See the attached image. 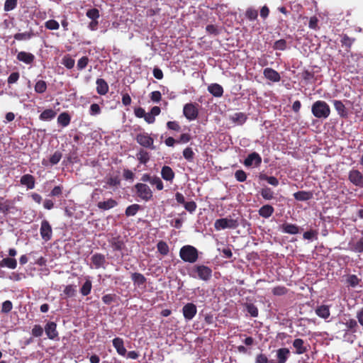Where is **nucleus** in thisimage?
I'll return each mask as SVG.
<instances>
[{
	"label": "nucleus",
	"mask_w": 363,
	"mask_h": 363,
	"mask_svg": "<svg viewBox=\"0 0 363 363\" xmlns=\"http://www.w3.org/2000/svg\"><path fill=\"white\" fill-rule=\"evenodd\" d=\"M311 112L318 118H327L330 114V108L325 101L318 100L313 104Z\"/></svg>",
	"instance_id": "f257e3e1"
},
{
	"label": "nucleus",
	"mask_w": 363,
	"mask_h": 363,
	"mask_svg": "<svg viewBox=\"0 0 363 363\" xmlns=\"http://www.w3.org/2000/svg\"><path fill=\"white\" fill-rule=\"evenodd\" d=\"M240 225L238 218H233L231 216L226 218L217 219L214 223V228L216 230L224 229H236Z\"/></svg>",
	"instance_id": "f03ea898"
},
{
	"label": "nucleus",
	"mask_w": 363,
	"mask_h": 363,
	"mask_svg": "<svg viewBox=\"0 0 363 363\" xmlns=\"http://www.w3.org/2000/svg\"><path fill=\"white\" fill-rule=\"evenodd\" d=\"M136 195L143 201H149L152 199L153 193L148 185L145 183H137L135 186Z\"/></svg>",
	"instance_id": "7ed1b4c3"
},
{
	"label": "nucleus",
	"mask_w": 363,
	"mask_h": 363,
	"mask_svg": "<svg viewBox=\"0 0 363 363\" xmlns=\"http://www.w3.org/2000/svg\"><path fill=\"white\" fill-rule=\"evenodd\" d=\"M136 142L143 147L154 150L156 147L154 145V138L151 135L146 133L142 132L138 133L135 138Z\"/></svg>",
	"instance_id": "20e7f679"
},
{
	"label": "nucleus",
	"mask_w": 363,
	"mask_h": 363,
	"mask_svg": "<svg viewBox=\"0 0 363 363\" xmlns=\"http://www.w3.org/2000/svg\"><path fill=\"white\" fill-rule=\"evenodd\" d=\"M199 105L196 103H188L184 106L183 114L189 121L196 120L199 116Z\"/></svg>",
	"instance_id": "39448f33"
},
{
	"label": "nucleus",
	"mask_w": 363,
	"mask_h": 363,
	"mask_svg": "<svg viewBox=\"0 0 363 363\" xmlns=\"http://www.w3.org/2000/svg\"><path fill=\"white\" fill-rule=\"evenodd\" d=\"M197 273L198 277L205 281H208L212 277V269L205 265H196L194 269Z\"/></svg>",
	"instance_id": "423d86ee"
},
{
	"label": "nucleus",
	"mask_w": 363,
	"mask_h": 363,
	"mask_svg": "<svg viewBox=\"0 0 363 363\" xmlns=\"http://www.w3.org/2000/svg\"><path fill=\"white\" fill-rule=\"evenodd\" d=\"M276 359H271L269 363H286L290 357L291 352L286 347H281L276 351Z\"/></svg>",
	"instance_id": "0eeeda50"
},
{
	"label": "nucleus",
	"mask_w": 363,
	"mask_h": 363,
	"mask_svg": "<svg viewBox=\"0 0 363 363\" xmlns=\"http://www.w3.org/2000/svg\"><path fill=\"white\" fill-rule=\"evenodd\" d=\"M348 179L354 186L363 188V174L359 170H350L348 174Z\"/></svg>",
	"instance_id": "6e6552de"
},
{
	"label": "nucleus",
	"mask_w": 363,
	"mask_h": 363,
	"mask_svg": "<svg viewBox=\"0 0 363 363\" xmlns=\"http://www.w3.org/2000/svg\"><path fill=\"white\" fill-rule=\"evenodd\" d=\"M40 233L42 239L45 241H48L52 238V229L47 220H43L41 222Z\"/></svg>",
	"instance_id": "1a4fd4ad"
},
{
	"label": "nucleus",
	"mask_w": 363,
	"mask_h": 363,
	"mask_svg": "<svg viewBox=\"0 0 363 363\" xmlns=\"http://www.w3.org/2000/svg\"><path fill=\"white\" fill-rule=\"evenodd\" d=\"M183 315L186 320H191L197 313V308L193 303H188L182 308Z\"/></svg>",
	"instance_id": "9d476101"
},
{
	"label": "nucleus",
	"mask_w": 363,
	"mask_h": 363,
	"mask_svg": "<svg viewBox=\"0 0 363 363\" xmlns=\"http://www.w3.org/2000/svg\"><path fill=\"white\" fill-rule=\"evenodd\" d=\"M262 163L261 156L256 152H253L247 155L244 160V165L246 167H251L255 164V167H258Z\"/></svg>",
	"instance_id": "9b49d317"
},
{
	"label": "nucleus",
	"mask_w": 363,
	"mask_h": 363,
	"mask_svg": "<svg viewBox=\"0 0 363 363\" xmlns=\"http://www.w3.org/2000/svg\"><path fill=\"white\" fill-rule=\"evenodd\" d=\"M293 347L295 349V354H302L306 352L310 345L308 343H306L305 341L301 338H296L293 341Z\"/></svg>",
	"instance_id": "f8f14e48"
},
{
	"label": "nucleus",
	"mask_w": 363,
	"mask_h": 363,
	"mask_svg": "<svg viewBox=\"0 0 363 363\" xmlns=\"http://www.w3.org/2000/svg\"><path fill=\"white\" fill-rule=\"evenodd\" d=\"M45 332L50 340H55L58 337L57 324L55 322L49 321L45 326Z\"/></svg>",
	"instance_id": "ddd939ff"
},
{
	"label": "nucleus",
	"mask_w": 363,
	"mask_h": 363,
	"mask_svg": "<svg viewBox=\"0 0 363 363\" xmlns=\"http://www.w3.org/2000/svg\"><path fill=\"white\" fill-rule=\"evenodd\" d=\"M113 346L116 349L117 353L121 356H125L127 350L124 346V340L123 338L117 337L112 340Z\"/></svg>",
	"instance_id": "4468645a"
},
{
	"label": "nucleus",
	"mask_w": 363,
	"mask_h": 363,
	"mask_svg": "<svg viewBox=\"0 0 363 363\" xmlns=\"http://www.w3.org/2000/svg\"><path fill=\"white\" fill-rule=\"evenodd\" d=\"M264 77L273 82H278L281 80L279 73L272 68H265L263 71Z\"/></svg>",
	"instance_id": "2eb2a0df"
},
{
	"label": "nucleus",
	"mask_w": 363,
	"mask_h": 363,
	"mask_svg": "<svg viewBox=\"0 0 363 363\" xmlns=\"http://www.w3.org/2000/svg\"><path fill=\"white\" fill-rule=\"evenodd\" d=\"M280 229L282 233L290 235H296L299 233V227L298 225L287 222L284 223L280 226Z\"/></svg>",
	"instance_id": "dca6fc26"
},
{
	"label": "nucleus",
	"mask_w": 363,
	"mask_h": 363,
	"mask_svg": "<svg viewBox=\"0 0 363 363\" xmlns=\"http://www.w3.org/2000/svg\"><path fill=\"white\" fill-rule=\"evenodd\" d=\"M180 257L184 262L193 263L198 259V251H179Z\"/></svg>",
	"instance_id": "f3484780"
},
{
	"label": "nucleus",
	"mask_w": 363,
	"mask_h": 363,
	"mask_svg": "<svg viewBox=\"0 0 363 363\" xmlns=\"http://www.w3.org/2000/svg\"><path fill=\"white\" fill-rule=\"evenodd\" d=\"M16 58L18 60L23 62L27 65H30L35 60V56L30 53L25 51H21L18 53Z\"/></svg>",
	"instance_id": "a211bd4d"
},
{
	"label": "nucleus",
	"mask_w": 363,
	"mask_h": 363,
	"mask_svg": "<svg viewBox=\"0 0 363 363\" xmlns=\"http://www.w3.org/2000/svg\"><path fill=\"white\" fill-rule=\"evenodd\" d=\"M230 121L238 125H242L245 123L247 119V116L245 113L236 112L234 114L229 116Z\"/></svg>",
	"instance_id": "6ab92c4d"
},
{
	"label": "nucleus",
	"mask_w": 363,
	"mask_h": 363,
	"mask_svg": "<svg viewBox=\"0 0 363 363\" xmlns=\"http://www.w3.org/2000/svg\"><path fill=\"white\" fill-rule=\"evenodd\" d=\"M20 182L22 185L26 186L28 189H33L35 187V177L31 174H27L23 175Z\"/></svg>",
	"instance_id": "aec40b11"
},
{
	"label": "nucleus",
	"mask_w": 363,
	"mask_h": 363,
	"mask_svg": "<svg viewBox=\"0 0 363 363\" xmlns=\"http://www.w3.org/2000/svg\"><path fill=\"white\" fill-rule=\"evenodd\" d=\"M118 206V202L113 199H108L106 201H99L97 207L104 211H107Z\"/></svg>",
	"instance_id": "412c9836"
},
{
	"label": "nucleus",
	"mask_w": 363,
	"mask_h": 363,
	"mask_svg": "<svg viewBox=\"0 0 363 363\" xmlns=\"http://www.w3.org/2000/svg\"><path fill=\"white\" fill-rule=\"evenodd\" d=\"M333 103L338 115L342 118H347L348 113L345 104L340 100H334Z\"/></svg>",
	"instance_id": "4be33fe9"
},
{
	"label": "nucleus",
	"mask_w": 363,
	"mask_h": 363,
	"mask_svg": "<svg viewBox=\"0 0 363 363\" xmlns=\"http://www.w3.org/2000/svg\"><path fill=\"white\" fill-rule=\"evenodd\" d=\"M96 91L99 95H106L108 91V85L104 79H97L96 81Z\"/></svg>",
	"instance_id": "5701e85b"
},
{
	"label": "nucleus",
	"mask_w": 363,
	"mask_h": 363,
	"mask_svg": "<svg viewBox=\"0 0 363 363\" xmlns=\"http://www.w3.org/2000/svg\"><path fill=\"white\" fill-rule=\"evenodd\" d=\"M274 212V208L269 204L262 206L258 211L259 215L264 218H269Z\"/></svg>",
	"instance_id": "b1692460"
},
{
	"label": "nucleus",
	"mask_w": 363,
	"mask_h": 363,
	"mask_svg": "<svg viewBox=\"0 0 363 363\" xmlns=\"http://www.w3.org/2000/svg\"><path fill=\"white\" fill-rule=\"evenodd\" d=\"M208 91L215 97H220L223 94V89L221 85L214 83L208 86Z\"/></svg>",
	"instance_id": "393cba45"
},
{
	"label": "nucleus",
	"mask_w": 363,
	"mask_h": 363,
	"mask_svg": "<svg viewBox=\"0 0 363 363\" xmlns=\"http://www.w3.org/2000/svg\"><path fill=\"white\" fill-rule=\"evenodd\" d=\"M162 178L166 181L172 182L175 176L172 169L169 166H164L161 170Z\"/></svg>",
	"instance_id": "a878e982"
},
{
	"label": "nucleus",
	"mask_w": 363,
	"mask_h": 363,
	"mask_svg": "<svg viewBox=\"0 0 363 363\" xmlns=\"http://www.w3.org/2000/svg\"><path fill=\"white\" fill-rule=\"evenodd\" d=\"M136 157L139 162L143 164H147L150 158L149 152L143 148L139 150L136 154Z\"/></svg>",
	"instance_id": "bb28decb"
},
{
	"label": "nucleus",
	"mask_w": 363,
	"mask_h": 363,
	"mask_svg": "<svg viewBox=\"0 0 363 363\" xmlns=\"http://www.w3.org/2000/svg\"><path fill=\"white\" fill-rule=\"evenodd\" d=\"M131 279L133 281L134 284L137 285L138 286L145 285L147 281L145 276L138 272L132 273Z\"/></svg>",
	"instance_id": "cd10ccee"
},
{
	"label": "nucleus",
	"mask_w": 363,
	"mask_h": 363,
	"mask_svg": "<svg viewBox=\"0 0 363 363\" xmlns=\"http://www.w3.org/2000/svg\"><path fill=\"white\" fill-rule=\"evenodd\" d=\"M315 314L320 318H322L324 319L328 318L330 315L328 306L322 305L320 306H318L315 309Z\"/></svg>",
	"instance_id": "c85d7f7f"
},
{
	"label": "nucleus",
	"mask_w": 363,
	"mask_h": 363,
	"mask_svg": "<svg viewBox=\"0 0 363 363\" xmlns=\"http://www.w3.org/2000/svg\"><path fill=\"white\" fill-rule=\"evenodd\" d=\"M313 194L310 191H299L294 194V197L297 201H305L311 199Z\"/></svg>",
	"instance_id": "c756f323"
},
{
	"label": "nucleus",
	"mask_w": 363,
	"mask_h": 363,
	"mask_svg": "<svg viewBox=\"0 0 363 363\" xmlns=\"http://www.w3.org/2000/svg\"><path fill=\"white\" fill-rule=\"evenodd\" d=\"M56 116V112L51 109L48 108L44 110L39 116V119L43 121H48L53 119Z\"/></svg>",
	"instance_id": "7c9ffc66"
},
{
	"label": "nucleus",
	"mask_w": 363,
	"mask_h": 363,
	"mask_svg": "<svg viewBox=\"0 0 363 363\" xmlns=\"http://www.w3.org/2000/svg\"><path fill=\"white\" fill-rule=\"evenodd\" d=\"M71 121V116L67 112L61 113L57 117V123L62 127H67Z\"/></svg>",
	"instance_id": "2f4dec72"
},
{
	"label": "nucleus",
	"mask_w": 363,
	"mask_h": 363,
	"mask_svg": "<svg viewBox=\"0 0 363 363\" xmlns=\"http://www.w3.org/2000/svg\"><path fill=\"white\" fill-rule=\"evenodd\" d=\"M17 266V262L14 258L7 257L0 262V267L15 269Z\"/></svg>",
	"instance_id": "473e14b6"
},
{
	"label": "nucleus",
	"mask_w": 363,
	"mask_h": 363,
	"mask_svg": "<svg viewBox=\"0 0 363 363\" xmlns=\"http://www.w3.org/2000/svg\"><path fill=\"white\" fill-rule=\"evenodd\" d=\"M259 180L267 182L268 184L274 186H277L279 184V180L274 176H268L266 174H260L259 175Z\"/></svg>",
	"instance_id": "72a5a7b5"
},
{
	"label": "nucleus",
	"mask_w": 363,
	"mask_h": 363,
	"mask_svg": "<svg viewBox=\"0 0 363 363\" xmlns=\"http://www.w3.org/2000/svg\"><path fill=\"white\" fill-rule=\"evenodd\" d=\"M262 197L265 200H272L274 199V192L269 187L265 186L260 190Z\"/></svg>",
	"instance_id": "f704fd0d"
},
{
	"label": "nucleus",
	"mask_w": 363,
	"mask_h": 363,
	"mask_svg": "<svg viewBox=\"0 0 363 363\" xmlns=\"http://www.w3.org/2000/svg\"><path fill=\"white\" fill-rule=\"evenodd\" d=\"M245 16L249 21H254L258 18V11L252 7L247 8L245 13Z\"/></svg>",
	"instance_id": "c9c22d12"
},
{
	"label": "nucleus",
	"mask_w": 363,
	"mask_h": 363,
	"mask_svg": "<svg viewBox=\"0 0 363 363\" xmlns=\"http://www.w3.org/2000/svg\"><path fill=\"white\" fill-rule=\"evenodd\" d=\"M141 209V206L139 204L134 203L130 206H128L125 211V214L126 216H135L140 210Z\"/></svg>",
	"instance_id": "e433bc0d"
},
{
	"label": "nucleus",
	"mask_w": 363,
	"mask_h": 363,
	"mask_svg": "<svg viewBox=\"0 0 363 363\" xmlns=\"http://www.w3.org/2000/svg\"><path fill=\"white\" fill-rule=\"evenodd\" d=\"M93 264L96 268H99L103 266L105 262V257L101 254H96L91 257Z\"/></svg>",
	"instance_id": "4c0bfd02"
},
{
	"label": "nucleus",
	"mask_w": 363,
	"mask_h": 363,
	"mask_svg": "<svg viewBox=\"0 0 363 363\" xmlns=\"http://www.w3.org/2000/svg\"><path fill=\"white\" fill-rule=\"evenodd\" d=\"M315 78L314 73L307 69L303 70L301 73V79L305 82L306 84H311Z\"/></svg>",
	"instance_id": "58836bf2"
},
{
	"label": "nucleus",
	"mask_w": 363,
	"mask_h": 363,
	"mask_svg": "<svg viewBox=\"0 0 363 363\" xmlns=\"http://www.w3.org/2000/svg\"><path fill=\"white\" fill-rule=\"evenodd\" d=\"M76 288V286L72 284L67 285L63 290V294L65 295L67 298L74 297L77 294Z\"/></svg>",
	"instance_id": "ea45409f"
},
{
	"label": "nucleus",
	"mask_w": 363,
	"mask_h": 363,
	"mask_svg": "<svg viewBox=\"0 0 363 363\" xmlns=\"http://www.w3.org/2000/svg\"><path fill=\"white\" fill-rule=\"evenodd\" d=\"M245 306L247 313H249L252 317L255 318L258 316V308L254 303H246Z\"/></svg>",
	"instance_id": "a19ab883"
},
{
	"label": "nucleus",
	"mask_w": 363,
	"mask_h": 363,
	"mask_svg": "<svg viewBox=\"0 0 363 363\" xmlns=\"http://www.w3.org/2000/svg\"><path fill=\"white\" fill-rule=\"evenodd\" d=\"M34 89L38 94H43L47 89L46 82L43 80H38L35 84Z\"/></svg>",
	"instance_id": "79ce46f5"
},
{
	"label": "nucleus",
	"mask_w": 363,
	"mask_h": 363,
	"mask_svg": "<svg viewBox=\"0 0 363 363\" xmlns=\"http://www.w3.org/2000/svg\"><path fill=\"white\" fill-rule=\"evenodd\" d=\"M62 64L67 69H72L74 66L75 61L69 55H65L62 60Z\"/></svg>",
	"instance_id": "37998d69"
},
{
	"label": "nucleus",
	"mask_w": 363,
	"mask_h": 363,
	"mask_svg": "<svg viewBox=\"0 0 363 363\" xmlns=\"http://www.w3.org/2000/svg\"><path fill=\"white\" fill-rule=\"evenodd\" d=\"M92 284L90 280H86L80 289V293L83 296H87L91 293Z\"/></svg>",
	"instance_id": "c03bdc74"
},
{
	"label": "nucleus",
	"mask_w": 363,
	"mask_h": 363,
	"mask_svg": "<svg viewBox=\"0 0 363 363\" xmlns=\"http://www.w3.org/2000/svg\"><path fill=\"white\" fill-rule=\"evenodd\" d=\"M354 39L350 38L347 35H344L341 39L342 46L346 48V50L349 51L354 43Z\"/></svg>",
	"instance_id": "a18cd8bd"
},
{
	"label": "nucleus",
	"mask_w": 363,
	"mask_h": 363,
	"mask_svg": "<svg viewBox=\"0 0 363 363\" xmlns=\"http://www.w3.org/2000/svg\"><path fill=\"white\" fill-rule=\"evenodd\" d=\"M86 16L91 19V21H98L100 16L99 11L96 8L89 9L86 13Z\"/></svg>",
	"instance_id": "49530a36"
},
{
	"label": "nucleus",
	"mask_w": 363,
	"mask_h": 363,
	"mask_svg": "<svg viewBox=\"0 0 363 363\" xmlns=\"http://www.w3.org/2000/svg\"><path fill=\"white\" fill-rule=\"evenodd\" d=\"M167 128L175 132H180L182 127L179 123L177 121H170L167 123Z\"/></svg>",
	"instance_id": "de8ad7c7"
},
{
	"label": "nucleus",
	"mask_w": 363,
	"mask_h": 363,
	"mask_svg": "<svg viewBox=\"0 0 363 363\" xmlns=\"http://www.w3.org/2000/svg\"><path fill=\"white\" fill-rule=\"evenodd\" d=\"M286 40L284 39H280L274 42L273 48L276 50H285L286 49Z\"/></svg>",
	"instance_id": "09e8293b"
},
{
	"label": "nucleus",
	"mask_w": 363,
	"mask_h": 363,
	"mask_svg": "<svg viewBox=\"0 0 363 363\" xmlns=\"http://www.w3.org/2000/svg\"><path fill=\"white\" fill-rule=\"evenodd\" d=\"M318 231L315 230H310L305 232L303 235V237L305 240H313L318 239Z\"/></svg>",
	"instance_id": "8fccbe9b"
},
{
	"label": "nucleus",
	"mask_w": 363,
	"mask_h": 363,
	"mask_svg": "<svg viewBox=\"0 0 363 363\" xmlns=\"http://www.w3.org/2000/svg\"><path fill=\"white\" fill-rule=\"evenodd\" d=\"M33 36V33L25 32V33H16L13 36L14 39L16 40H28Z\"/></svg>",
	"instance_id": "3c124183"
},
{
	"label": "nucleus",
	"mask_w": 363,
	"mask_h": 363,
	"mask_svg": "<svg viewBox=\"0 0 363 363\" xmlns=\"http://www.w3.org/2000/svg\"><path fill=\"white\" fill-rule=\"evenodd\" d=\"M17 4L18 0H6L4 9L5 11H12L17 6Z\"/></svg>",
	"instance_id": "603ef678"
},
{
	"label": "nucleus",
	"mask_w": 363,
	"mask_h": 363,
	"mask_svg": "<svg viewBox=\"0 0 363 363\" xmlns=\"http://www.w3.org/2000/svg\"><path fill=\"white\" fill-rule=\"evenodd\" d=\"M184 157L189 162H192L194 157V152L191 147H187L183 150Z\"/></svg>",
	"instance_id": "864d4df0"
},
{
	"label": "nucleus",
	"mask_w": 363,
	"mask_h": 363,
	"mask_svg": "<svg viewBox=\"0 0 363 363\" xmlns=\"http://www.w3.org/2000/svg\"><path fill=\"white\" fill-rule=\"evenodd\" d=\"M45 27L48 30H57L60 28V24L57 21L51 19L45 23Z\"/></svg>",
	"instance_id": "5fc2aeb1"
},
{
	"label": "nucleus",
	"mask_w": 363,
	"mask_h": 363,
	"mask_svg": "<svg viewBox=\"0 0 363 363\" xmlns=\"http://www.w3.org/2000/svg\"><path fill=\"white\" fill-rule=\"evenodd\" d=\"M89 62V60L88 57L84 56V57H81L77 62V69L82 70V69H85L86 67L87 66Z\"/></svg>",
	"instance_id": "6e6d98bb"
},
{
	"label": "nucleus",
	"mask_w": 363,
	"mask_h": 363,
	"mask_svg": "<svg viewBox=\"0 0 363 363\" xmlns=\"http://www.w3.org/2000/svg\"><path fill=\"white\" fill-rule=\"evenodd\" d=\"M288 289L284 286H278L272 289L274 296H283L287 294Z\"/></svg>",
	"instance_id": "4d7b16f0"
},
{
	"label": "nucleus",
	"mask_w": 363,
	"mask_h": 363,
	"mask_svg": "<svg viewBox=\"0 0 363 363\" xmlns=\"http://www.w3.org/2000/svg\"><path fill=\"white\" fill-rule=\"evenodd\" d=\"M31 334L35 337H40L43 334V328L40 325H35L31 330Z\"/></svg>",
	"instance_id": "13d9d810"
},
{
	"label": "nucleus",
	"mask_w": 363,
	"mask_h": 363,
	"mask_svg": "<svg viewBox=\"0 0 363 363\" xmlns=\"http://www.w3.org/2000/svg\"><path fill=\"white\" fill-rule=\"evenodd\" d=\"M235 177L237 181L243 182L247 179V174L242 169H238L235 172Z\"/></svg>",
	"instance_id": "bf43d9fd"
},
{
	"label": "nucleus",
	"mask_w": 363,
	"mask_h": 363,
	"mask_svg": "<svg viewBox=\"0 0 363 363\" xmlns=\"http://www.w3.org/2000/svg\"><path fill=\"white\" fill-rule=\"evenodd\" d=\"M62 157V154L59 151H56L50 157V162L51 163L52 165L57 164L60 161Z\"/></svg>",
	"instance_id": "052dcab7"
},
{
	"label": "nucleus",
	"mask_w": 363,
	"mask_h": 363,
	"mask_svg": "<svg viewBox=\"0 0 363 363\" xmlns=\"http://www.w3.org/2000/svg\"><path fill=\"white\" fill-rule=\"evenodd\" d=\"M318 22L319 20L315 16H311L309 20L308 27L311 29L317 30L319 29Z\"/></svg>",
	"instance_id": "680f3d73"
},
{
	"label": "nucleus",
	"mask_w": 363,
	"mask_h": 363,
	"mask_svg": "<svg viewBox=\"0 0 363 363\" xmlns=\"http://www.w3.org/2000/svg\"><path fill=\"white\" fill-rule=\"evenodd\" d=\"M150 184L152 185H155L157 190H162L164 188L163 182H162L160 178L157 176H153V178L151 180Z\"/></svg>",
	"instance_id": "e2e57ef3"
},
{
	"label": "nucleus",
	"mask_w": 363,
	"mask_h": 363,
	"mask_svg": "<svg viewBox=\"0 0 363 363\" xmlns=\"http://www.w3.org/2000/svg\"><path fill=\"white\" fill-rule=\"evenodd\" d=\"M116 294H106L103 296L102 301L105 304L109 305L111 303L116 301Z\"/></svg>",
	"instance_id": "0e129e2a"
},
{
	"label": "nucleus",
	"mask_w": 363,
	"mask_h": 363,
	"mask_svg": "<svg viewBox=\"0 0 363 363\" xmlns=\"http://www.w3.org/2000/svg\"><path fill=\"white\" fill-rule=\"evenodd\" d=\"M120 183L121 180L118 177H111L106 181V184L110 186H117Z\"/></svg>",
	"instance_id": "69168bd1"
},
{
	"label": "nucleus",
	"mask_w": 363,
	"mask_h": 363,
	"mask_svg": "<svg viewBox=\"0 0 363 363\" xmlns=\"http://www.w3.org/2000/svg\"><path fill=\"white\" fill-rule=\"evenodd\" d=\"M184 207L185 208V209L187 211H189L190 213H193L194 211H195L197 206H196V203L194 201H191L185 202V203L184 204Z\"/></svg>",
	"instance_id": "338daca9"
},
{
	"label": "nucleus",
	"mask_w": 363,
	"mask_h": 363,
	"mask_svg": "<svg viewBox=\"0 0 363 363\" xmlns=\"http://www.w3.org/2000/svg\"><path fill=\"white\" fill-rule=\"evenodd\" d=\"M20 77V74L18 72H12L9 77H8L7 82L9 84H12L16 83Z\"/></svg>",
	"instance_id": "774afa93"
}]
</instances>
